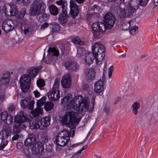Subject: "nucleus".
I'll return each mask as SVG.
<instances>
[{
    "label": "nucleus",
    "mask_w": 158,
    "mask_h": 158,
    "mask_svg": "<svg viewBox=\"0 0 158 158\" xmlns=\"http://www.w3.org/2000/svg\"><path fill=\"white\" fill-rule=\"evenodd\" d=\"M2 5V7L1 9L6 15L14 16L17 13L18 10L16 6L14 3H10L7 5L3 3Z\"/></svg>",
    "instance_id": "obj_8"
},
{
    "label": "nucleus",
    "mask_w": 158,
    "mask_h": 158,
    "mask_svg": "<svg viewBox=\"0 0 158 158\" xmlns=\"http://www.w3.org/2000/svg\"><path fill=\"white\" fill-rule=\"evenodd\" d=\"M94 158H101V156L100 155L98 154H96L94 155Z\"/></svg>",
    "instance_id": "obj_64"
},
{
    "label": "nucleus",
    "mask_w": 158,
    "mask_h": 158,
    "mask_svg": "<svg viewBox=\"0 0 158 158\" xmlns=\"http://www.w3.org/2000/svg\"><path fill=\"white\" fill-rule=\"evenodd\" d=\"M46 98V97H43L40 100H38L37 102V107H40H40L41 106H42L45 103Z\"/></svg>",
    "instance_id": "obj_39"
},
{
    "label": "nucleus",
    "mask_w": 158,
    "mask_h": 158,
    "mask_svg": "<svg viewBox=\"0 0 158 158\" xmlns=\"http://www.w3.org/2000/svg\"><path fill=\"white\" fill-rule=\"evenodd\" d=\"M72 95L69 94L61 99V103L63 104H67L69 103L68 106H71L73 109L75 110L82 112L84 110H88L89 112L93 110L94 106L95 98L93 97L91 100L92 106L89 107V98L85 97L83 98L81 95L76 96L74 101L72 100Z\"/></svg>",
    "instance_id": "obj_2"
},
{
    "label": "nucleus",
    "mask_w": 158,
    "mask_h": 158,
    "mask_svg": "<svg viewBox=\"0 0 158 158\" xmlns=\"http://www.w3.org/2000/svg\"><path fill=\"white\" fill-rule=\"evenodd\" d=\"M60 91L58 89H52L48 93V97L51 101H56L60 98Z\"/></svg>",
    "instance_id": "obj_14"
},
{
    "label": "nucleus",
    "mask_w": 158,
    "mask_h": 158,
    "mask_svg": "<svg viewBox=\"0 0 158 158\" xmlns=\"http://www.w3.org/2000/svg\"><path fill=\"white\" fill-rule=\"evenodd\" d=\"M117 14L121 18H124L127 15V11L124 9L121 8L120 6H117L115 7Z\"/></svg>",
    "instance_id": "obj_24"
},
{
    "label": "nucleus",
    "mask_w": 158,
    "mask_h": 158,
    "mask_svg": "<svg viewBox=\"0 0 158 158\" xmlns=\"http://www.w3.org/2000/svg\"><path fill=\"white\" fill-rule=\"evenodd\" d=\"M121 97L119 96H118L117 97L116 100V102L115 103V104H116L119 102L121 101Z\"/></svg>",
    "instance_id": "obj_61"
},
{
    "label": "nucleus",
    "mask_w": 158,
    "mask_h": 158,
    "mask_svg": "<svg viewBox=\"0 0 158 158\" xmlns=\"http://www.w3.org/2000/svg\"><path fill=\"white\" fill-rule=\"evenodd\" d=\"M30 128L32 129H37L39 128L40 129V121L38 119L31 122L29 124Z\"/></svg>",
    "instance_id": "obj_28"
},
{
    "label": "nucleus",
    "mask_w": 158,
    "mask_h": 158,
    "mask_svg": "<svg viewBox=\"0 0 158 158\" xmlns=\"http://www.w3.org/2000/svg\"><path fill=\"white\" fill-rule=\"evenodd\" d=\"M72 41L75 44H79L80 45L83 44L84 42L81 40L77 38L72 39Z\"/></svg>",
    "instance_id": "obj_45"
},
{
    "label": "nucleus",
    "mask_w": 158,
    "mask_h": 158,
    "mask_svg": "<svg viewBox=\"0 0 158 158\" xmlns=\"http://www.w3.org/2000/svg\"><path fill=\"white\" fill-rule=\"evenodd\" d=\"M52 25V30L53 32L58 31L60 29V26L58 24L54 23H52L50 24Z\"/></svg>",
    "instance_id": "obj_40"
},
{
    "label": "nucleus",
    "mask_w": 158,
    "mask_h": 158,
    "mask_svg": "<svg viewBox=\"0 0 158 158\" xmlns=\"http://www.w3.org/2000/svg\"><path fill=\"white\" fill-rule=\"evenodd\" d=\"M108 76L110 78L111 77V76L112 74V72L114 70V68L113 66H111L108 68Z\"/></svg>",
    "instance_id": "obj_48"
},
{
    "label": "nucleus",
    "mask_w": 158,
    "mask_h": 158,
    "mask_svg": "<svg viewBox=\"0 0 158 158\" xmlns=\"http://www.w3.org/2000/svg\"><path fill=\"white\" fill-rule=\"evenodd\" d=\"M33 93L34 94L35 97H39L40 95V93L37 90L34 91L33 92Z\"/></svg>",
    "instance_id": "obj_56"
},
{
    "label": "nucleus",
    "mask_w": 158,
    "mask_h": 158,
    "mask_svg": "<svg viewBox=\"0 0 158 158\" xmlns=\"http://www.w3.org/2000/svg\"><path fill=\"white\" fill-rule=\"evenodd\" d=\"M10 79V74L9 72L6 71L4 72L2 76L0 77V85H8Z\"/></svg>",
    "instance_id": "obj_18"
},
{
    "label": "nucleus",
    "mask_w": 158,
    "mask_h": 158,
    "mask_svg": "<svg viewBox=\"0 0 158 158\" xmlns=\"http://www.w3.org/2000/svg\"><path fill=\"white\" fill-rule=\"evenodd\" d=\"M84 52V48H79L77 49V56L78 57H80L83 55V52Z\"/></svg>",
    "instance_id": "obj_44"
},
{
    "label": "nucleus",
    "mask_w": 158,
    "mask_h": 158,
    "mask_svg": "<svg viewBox=\"0 0 158 158\" xmlns=\"http://www.w3.org/2000/svg\"><path fill=\"white\" fill-rule=\"evenodd\" d=\"M11 131V127L8 124L4 125L3 127V132L5 133V136L6 137L8 136L9 134ZM4 134V133H3Z\"/></svg>",
    "instance_id": "obj_32"
},
{
    "label": "nucleus",
    "mask_w": 158,
    "mask_h": 158,
    "mask_svg": "<svg viewBox=\"0 0 158 158\" xmlns=\"http://www.w3.org/2000/svg\"><path fill=\"white\" fill-rule=\"evenodd\" d=\"M94 58V55L93 52L88 53L85 54L84 60L87 64H90L92 62Z\"/></svg>",
    "instance_id": "obj_26"
},
{
    "label": "nucleus",
    "mask_w": 158,
    "mask_h": 158,
    "mask_svg": "<svg viewBox=\"0 0 158 158\" xmlns=\"http://www.w3.org/2000/svg\"><path fill=\"white\" fill-rule=\"evenodd\" d=\"M103 21L107 28L110 29L114 26L116 21V18L111 13L108 12L104 16Z\"/></svg>",
    "instance_id": "obj_9"
},
{
    "label": "nucleus",
    "mask_w": 158,
    "mask_h": 158,
    "mask_svg": "<svg viewBox=\"0 0 158 158\" xmlns=\"http://www.w3.org/2000/svg\"><path fill=\"white\" fill-rule=\"evenodd\" d=\"M18 134H15L12 137V140L13 141L17 140L19 138V136Z\"/></svg>",
    "instance_id": "obj_54"
},
{
    "label": "nucleus",
    "mask_w": 158,
    "mask_h": 158,
    "mask_svg": "<svg viewBox=\"0 0 158 158\" xmlns=\"http://www.w3.org/2000/svg\"><path fill=\"white\" fill-rule=\"evenodd\" d=\"M44 151L43 144L41 142L39 141H36L31 148L32 153L35 156H41Z\"/></svg>",
    "instance_id": "obj_10"
},
{
    "label": "nucleus",
    "mask_w": 158,
    "mask_h": 158,
    "mask_svg": "<svg viewBox=\"0 0 158 158\" xmlns=\"http://www.w3.org/2000/svg\"><path fill=\"white\" fill-rule=\"evenodd\" d=\"M63 46L61 48V49L62 51H64L65 50L67 49L66 45L65 44H62Z\"/></svg>",
    "instance_id": "obj_62"
},
{
    "label": "nucleus",
    "mask_w": 158,
    "mask_h": 158,
    "mask_svg": "<svg viewBox=\"0 0 158 158\" xmlns=\"http://www.w3.org/2000/svg\"><path fill=\"white\" fill-rule=\"evenodd\" d=\"M40 66L36 68H31L27 70V73L29 74V75L31 76L32 77H34L36 76L37 73L38 72L39 70L40 69Z\"/></svg>",
    "instance_id": "obj_25"
},
{
    "label": "nucleus",
    "mask_w": 158,
    "mask_h": 158,
    "mask_svg": "<svg viewBox=\"0 0 158 158\" xmlns=\"http://www.w3.org/2000/svg\"><path fill=\"white\" fill-rule=\"evenodd\" d=\"M9 114L6 112H3L1 114V118L2 120H5V117L6 116H8Z\"/></svg>",
    "instance_id": "obj_49"
},
{
    "label": "nucleus",
    "mask_w": 158,
    "mask_h": 158,
    "mask_svg": "<svg viewBox=\"0 0 158 158\" xmlns=\"http://www.w3.org/2000/svg\"><path fill=\"white\" fill-rule=\"evenodd\" d=\"M87 147V145H86L83 146L82 148L77 152H76L74 155H73L71 158H75L76 156H79L81 155V152L84 150L86 149Z\"/></svg>",
    "instance_id": "obj_38"
},
{
    "label": "nucleus",
    "mask_w": 158,
    "mask_h": 158,
    "mask_svg": "<svg viewBox=\"0 0 158 158\" xmlns=\"http://www.w3.org/2000/svg\"><path fill=\"white\" fill-rule=\"evenodd\" d=\"M68 15L67 14V10H62L59 15L58 20L61 23H66L67 21Z\"/></svg>",
    "instance_id": "obj_23"
},
{
    "label": "nucleus",
    "mask_w": 158,
    "mask_h": 158,
    "mask_svg": "<svg viewBox=\"0 0 158 158\" xmlns=\"http://www.w3.org/2000/svg\"><path fill=\"white\" fill-rule=\"evenodd\" d=\"M86 78L88 81L89 82L94 79L95 73L93 69H86L85 72Z\"/></svg>",
    "instance_id": "obj_21"
},
{
    "label": "nucleus",
    "mask_w": 158,
    "mask_h": 158,
    "mask_svg": "<svg viewBox=\"0 0 158 158\" xmlns=\"http://www.w3.org/2000/svg\"><path fill=\"white\" fill-rule=\"evenodd\" d=\"M131 25L130 22H124L122 24V29L124 31H127L129 29Z\"/></svg>",
    "instance_id": "obj_37"
},
{
    "label": "nucleus",
    "mask_w": 158,
    "mask_h": 158,
    "mask_svg": "<svg viewBox=\"0 0 158 158\" xmlns=\"http://www.w3.org/2000/svg\"><path fill=\"white\" fill-rule=\"evenodd\" d=\"M42 140L44 142H46L48 140L47 135H45L42 136Z\"/></svg>",
    "instance_id": "obj_52"
},
{
    "label": "nucleus",
    "mask_w": 158,
    "mask_h": 158,
    "mask_svg": "<svg viewBox=\"0 0 158 158\" xmlns=\"http://www.w3.org/2000/svg\"><path fill=\"white\" fill-rule=\"evenodd\" d=\"M37 85L39 88L44 87L45 85L44 81L42 79L38 80L37 81Z\"/></svg>",
    "instance_id": "obj_42"
},
{
    "label": "nucleus",
    "mask_w": 158,
    "mask_h": 158,
    "mask_svg": "<svg viewBox=\"0 0 158 158\" xmlns=\"http://www.w3.org/2000/svg\"><path fill=\"white\" fill-rule=\"evenodd\" d=\"M140 106V103L138 102H134L132 105L131 109L132 112L135 115H137L138 113V110Z\"/></svg>",
    "instance_id": "obj_29"
},
{
    "label": "nucleus",
    "mask_w": 158,
    "mask_h": 158,
    "mask_svg": "<svg viewBox=\"0 0 158 158\" xmlns=\"http://www.w3.org/2000/svg\"><path fill=\"white\" fill-rule=\"evenodd\" d=\"M104 110L106 114H108L110 112V109L108 107H105Z\"/></svg>",
    "instance_id": "obj_60"
},
{
    "label": "nucleus",
    "mask_w": 158,
    "mask_h": 158,
    "mask_svg": "<svg viewBox=\"0 0 158 158\" xmlns=\"http://www.w3.org/2000/svg\"><path fill=\"white\" fill-rule=\"evenodd\" d=\"M23 144L21 143H19L17 144V147L18 149H20L22 147Z\"/></svg>",
    "instance_id": "obj_59"
},
{
    "label": "nucleus",
    "mask_w": 158,
    "mask_h": 158,
    "mask_svg": "<svg viewBox=\"0 0 158 158\" xmlns=\"http://www.w3.org/2000/svg\"><path fill=\"white\" fill-rule=\"evenodd\" d=\"M26 12V9L24 8H22L19 13L16 15L15 20L8 19L4 20L2 25V30L6 33H8L15 28L18 25L19 23L20 22L19 20L24 17Z\"/></svg>",
    "instance_id": "obj_4"
},
{
    "label": "nucleus",
    "mask_w": 158,
    "mask_h": 158,
    "mask_svg": "<svg viewBox=\"0 0 158 158\" xmlns=\"http://www.w3.org/2000/svg\"><path fill=\"white\" fill-rule=\"evenodd\" d=\"M77 113L73 111H69L64 114L62 118V123L71 128L69 133L66 130L59 132L56 136L55 141L59 146H62L66 145L69 139V136L73 137L75 134V124L78 123L80 119L77 117Z\"/></svg>",
    "instance_id": "obj_1"
},
{
    "label": "nucleus",
    "mask_w": 158,
    "mask_h": 158,
    "mask_svg": "<svg viewBox=\"0 0 158 158\" xmlns=\"http://www.w3.org/2000/svg\"><path fill=\"white\" fill-rule=\"evenodd\" d=\"M35 102L33 100H32L29 103L28 102V108L30 110H32L34 106Z\"/></svg>",
    "instance_id": "obj_50"
},
{
    "label": "nucleus",
    "mask_w": 158,
    "mask_h": 158,
    "mask_svg": "<svg viewBox=\"0 0 158 158\" xmlns=\"http://www.w3.org/2000/svg\"><path fill=\"white\" fill-rule=\"evenodd\" d=\"M40 123V129L45 130L50 124V118L49 116H45L39 120Z\"/></svg>",
    "instance_id": "obj_19"
},
{
    "label": "nucleus",
    "mask_w": 158,
    "mask_h": 158,
    "mask_svg": "<svg viewBox=\"0 0 158 158\" xmlns=\"http://www.w3.org/2000/svg\"><path fill=\"white\" fill-rule=\"evenodd\" d=\"M20 105L21 107L25 108L27 107L28 105V102L26 99L21 100L20 102Z\"/></svg>",
    "instance_id": "obj_43"
},
{
    "label": "nucleus",
    "mask_w": 158,
    "mask_h": 158,
    "mask_svg": "<svg viewBox=\"0 0 158 158\" xmlns=\"http://www.w3.org/2000/svg\"><path fill=\"white\" fill-rule=\"evenodd\" d=\"M153 3L155 6H158V0H153Z\"/></svg>",
    "instance_id": "obj_63"
},
{
    "label": "nucleus",
    "mask_w": 158,
    "mask_h": 158,
    "mask_svg": "<svg viewBox=\"0 0 158 158\" xmlns=\"http://www.w3.org/2000/svg\"><path fill=\"white\" fill-rule=\"evenodd\" d=\"M46 8V5L42 0H35L30 5L29 14L31 15L37 16L43 14L39 17V19H41V20L46 21L49 19L50 16L48 14H43L45 12Z\"/></svg>",
    "instance_id": "obj_3"
},
{
    "label": "nucleus",
    "mask_w": 158,
    "mask_h": 158,
    "mask_svg": "<svg viewBox=\"0 0 158 158\" xmlns=\"http://www.w3.org/2000/svg\"><path fill=\"white\" fill-rule=\"evenodd\" d=\"M42 111L40 108L38 107V108H36L34 110H32L31 113L35 117L41 114Z\"/></svg>",
    "instance_id": "obj_34"
},
{
    "label": "nucleus",
    "mask_w": 158,
    "mask_h": 158,
    "mask_svg": "<svg viewBox=\"0 0 158 158\" xmlns=\"http://www.w3.org/2000/svg\"><path fill=\"white\" fill-rule=\"evenodd\" d=\"M61 85L65 88H68L71 85V79L69 74H66L63 77L61 81Z\"/></svg>",
    "instance_id": "obj_15"
},
{
    "label": "nucleus",
    "mask_w": 158,
    "mask_h": 158,
    "mask_svg": "<svg viewBox=\"0 0 158 158\" xmlns=\"http://www.w3.org/2000/svg\"><path fill=\"white\" fill-rule=\"evenodd\" d=\"M72 154V152L70 150L68 149L66 152V155L69 156Z\"/></svg>",
    "instance_id": "obj_58"
},
{
    "label": "nucleus",
    "mask_w": 158,
    "mask_h": 158,
    "mask_svg": "<svg viewBox=\"0 0 158 158\" xmlns=\"http://www.w3.org/2000/svg\"><path fill=\"white\" fill-rule=\"evenodd\" d=\"M91 27L94 38L96 39L101 38L103 33L102 28L105 27V25L103 23L95 22L93 24Z\"/></svg>",
    "instance_id": "obj_7"
},
{
    "label": "nucleus",
    "mask_w": 158,
    "mask_h": 158,
    "mask_svg": "<svg viewBox=\"0 0 158 158\" xmlns=\"http://www.w3.org/2000/svg\"><path fill=\"white\" fill-rule=\"evenodd\" d=\"M15 107L13 105H10L8 108V110L9 112H12L15 110Z\"/></svg>",
    "instance_id": "obj_51"
},
{
    "label": "nucleus",
    "mask_w": 158,
    "mask_h": 158,
    "mask_svg": "<svg viewBox=\"0 0 158 158\" xmlns=\"http://www.w3.org/2000/svg\"><path fill=\"white\" fill-rule=\"evenodd\" d=\"M89 87V85L88 84H84L83 87V89L84 90H87Z\"/></svg>",
    "instance_id": "obj_57"
},
{
    "label": "nucleus",
    "mask_w": 158,
    "mask_h": 158,
    "mask_svg": "<svg viewBox=\"0 0 158 158\" xmlns=\"http://www.w3.org/2000/svg\"><path fill=\"white\" fill-rule=\"evenodd\" d=\"M16 1L18 3L24 4L27 2L28 0H16Z\"/></svg>",
    "instance_id": "obj_55"
},
{
    "label": "nucleus",
    "mask_w": 158,
    "mask_h": 158,
    "mask_svg": "<svg viewBox=\"0 0 158 158\" xmlns=\"http://www.w3.org/2000/svg\"><path fill=\"white\" fill-rule=\"evenodd\" d=\"M103 89L104 85L102 81L99 80L95 83L94 85V89L95 91L100 93L103 90Z\"/></svg>",
    "instance_id": "obj_22"
},
{
    "label": "nucleus",
    "mask_w": 158,
    "mask_h": 158,
    "mask_svg": "<svg viewBox=\"0 0 158 158\" xmlns=\"http://www.w3.org/2000/svg\"><path fill=\"white\" fill-rule=\"evenodd\" d=\"M54 104L50 102H46L44 105V108L46 111H49L53 108Z\"/></svg>",
    "instance_id": "obj_35"
},
{
    "label": "nucleus",
    "mask_w": 158,
    "mask_h": 158,
    "mask_svg": "<svg viewBox=\"0 0 158 158\" xmlns=\"http://www.w3.org/2000/svg\"><path fill=\"white\" fill-rule=\"evenodd\" d=\"M31 81V77L27 74H23L20 77L19 83L22 91L27 92L29 88Z\"/></svg>",
    "instance_id": "obj_6"
},
{
    "label": "nucleus",
    "mask_w": 158,
    "mask_h": 158,
    "mask_svg": "<svg viewBox=\"0 0 158 158\" xmlns=\"http://www.w3.org/2000/svg\"><path fill=\"white\" fill-rule=\"evenodd\" d=\"M149 0H140L139 1V5L144 7L147 4Z\"/></svg>",
    "instance_id": "obj_47"
},
{
    "label": "nucleus",
    "mask_w": 158,
    "mask_h": 158,
    "mask_svg": "<svg viewBox=\"0 0 158 158\" xmlns=\"http://www.w3.org/2000/svg\"><path fill=\"white\" fill-rule=\"evenodd\" d=\"M13 127V134H19L21 131L22 129H25L26 127L24 124L19 122H15V123L14 124Z\"/></svg>",
    "instance_id": "obj_17"
},
{
    "label": "nucleus",
    "mask_w": 158,
    "mask_h": 158,
    "mask_svg": "<svg viewBox=\"0 0 158 158\" xmlns=\"http://www.w3.org/2000/svg\"><path fill=\"white\" fill-rule=\"evenodd\" d=\"M138 27L136 25H134L130 29V32L131 34L134 35L138 32Z\"/></svg>",
    "instance_id": "obj_36"
},
{
    "label": "nucleus",
    "mask_w": 158,
    "mask_h": 158,
    "mask_svg": "<svg viewBox=\"0 0 158 158\" xmlns=\"http://www.w3.org/2000/svg\"><path fill=\"white\" fill-rule=\"evenodd\" d=\"M127 5L138 9L139 8L138 0H131L128 2Z\"/></svg>",
    "instance_id": "obj_33"
},
{
    "label": "nucleus",
    "mask_w": 158,
    "mask_h": 158,
    "mask_svg": "<svg viewBox=\"0 0 158 158\" xmlns=\"http://www.w3.org/2000/svg\"><path fill=\"white\" fill-rule=\"evenodd\" d=\"M127 17H129L132 15L138 9L135 8L127 6Z\"/></svg>",
    "instance_id": "obj_31"
},
{
    "label": "nucleus",
    "mask_w": 158,
    "mask_h": 158,
    "mask_svg": "<svg viewBox=\"0 0 158 158\" xmlns=\"http://www.w3.org/2000/svg\"><path fill=\"white\" fill-rule=\"evenodd\" d=\"M7 116V118H6V120L4 123L7 124H10L13 121V118L11 116L10 114Z\"/></svg>",
    "instance_id": "obj_46"
},
{
    "label": "nucleus",
    "mask_w": 158,
    "mask_h": 158,
    "mask_svg": "<svg viewBox=\"0 0 158 158\" xmlns=\"http://www.w3.org/2000/svg\"><path fill=\"white\" fill-rule=\"evenodd\" d=\"M70 14L71 16L74 18L79 13V10L76 3L73 1L70 2Z\"/></svg>",
    "instance_id": "obj_13"
},
{
    "label": "nucleus",
    "mask_w": 158,
    "mask_h": 158,
    "mask_svg": "<svg viewBox=\"0 0 158 158\" xmlns=\"http://www.w3.org/2000/svg\"><path fill=\"white\" fill-rule=\"evenodd\" d=\"M49 10L51 14L52 15H56L58 13V8L53 5H51L49 6Z\"/></svg>",
    "instance_id": "obj_30"
},
{
    "label": "nucleus",
    "mask_w": 158,
    "mask_h": 158,
    "mask_svg": "<svg viewBox=\"0 0 158 158\" xmlns=\"http://www.w3.org/2000/svg\"><path fill=\"white\" fill-rule=\"evenodd\" d=\"M56 4L58 6H61L62 10L65 11L67 10V4L66 0H59L55 2Z\"/></svg>",
    "instance_id": "obj_27"
},
{
    "label": "nucleus",
    "mask_w": 158,
    "mask_h": 158,
    "mask_svg": "<svg viewBox=\"0 0 158 158\" xmlns=\"http://www.w3.org/2000/svg\"><path fill=\"white\" fill-rule=\"evenodd\" d=\"M60 85V80L59 79L56 78L54 81L52 89H58V88L59 87Z\"/></svg>",
    "instance_id": "obj_41"
},
{
    "label": "nucleus",
    "mask_w": 158,
    "mask_h": 158,
    "mask_svg": "<svg viewBox=\"0 0 158 158\" xmlns=\"http://www.w3.org/2000/svg\"><path fill=\"white\" fill-rule=\"evenodd\" d=\"M48 26V23L47 22H45L41 25L40 28L41 29H44L46 28Z\"/></svg>",
    "instance_id": "obj_53"
},
{
    "label": "nucleus",
    "mask_w": 158,
    "mask_h": 158,
    "mask_svg": "<svg viewBox=\"0 0 158 158\" xmlns=\"http://www.w3.org/2000/svg\"><path fill=\"white\" fill-rule=\"evenodd\" d=\"M36 141V136L33 134H30L28 136L27 138L24 142L25 145L27 146H29L34 144Z\"/></svg>",
    "instance_id": "obj_20"
},
{
    "label": "nucleus",
    "mask_w": 158,
    "mask_h": 158,
    "mask_svg": "<svg viewBox=\"0 0 158 158\" xmlns=\"http://www.w3.org/2000/svg\"><path fill=\"white\" fill-rule=\"evenodd\" d=\"M92 51L94 55L96 64L97 65L101 64L105 56L104 46L100 43H95L93 45Z\"/></svg>",
    "instance_id": "obj_5"
},
{
    "label": "nucleus",
    "mask_w": 158,
    "mask_h": 158,
    "mask_svg": "<svg viewBox=\"0 0 158 158\" xmlns=\"http://www.w3.org/2000/svg\"><path fill=\"white\" fill-rule=\"evenodd\" d=\"M48 52V54L47 56V60H46V63H50L52 62L55 56H57L59 55L58 50L54 48L49 47Z\"/></svg>",
    "instance_id": "obj_11"
},
{
    "label": "nucleus",
    "mask_w": 158,
    "mask_h": 158,
    "mask_svg": "<svg viewBox=\"0 0 158 158\" xmlns=\"http://www.w3.org/2000/svg\"><path fill=\"white\" fill-rule=\"evenodd\" d=\"M64 66L67 69L73 71H77L79 69V66L77 63L72 60L65 62Z\"/></svg>",
    "instance_id": "obj_12"
},
{
    "label": "nucleus",
    "mask_w": 158,
    "mask_h": 158,
    "mask_svg": "<svg viewBox=\"0 0 158 158\" xmlns=\"http://www.w3.org/2000/svg\"><path fill=\"white\" fill-rule=\"evenodd\" d=\"M29 119L27 114L21 111L19 112L15 117V122H19L23 123Z\"/></svg>",
    "instance_id": "obj_16"
}]
</instances>
